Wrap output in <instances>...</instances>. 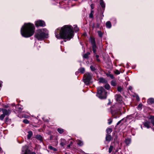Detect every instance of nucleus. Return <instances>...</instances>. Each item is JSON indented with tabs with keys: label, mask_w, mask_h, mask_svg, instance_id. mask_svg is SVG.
<instances>
[{
	"label": "nucleus",
	"mask_w": 154,
	"mask_h": 154,
	"mask_svg": "<svg viewBox=\"0 0 154 154\" xmlns=\"http://www.w3.org/2000/svg\"><path fill=\"white\" fill-rule=\"evenodd\" d=\"M73 33V28L71 26L65 25L56 29L55 34V37L58 39H66L69 40L72 38Z\"/></svg>",
	"instance_id": "f257e3e1"
},
{
	"label": "nucleus",
	"mask_w": 154,
	"mask_h": 154,
	"mask_svg": "<svg viewBox=\"0 0 154 154\" xmlns=\"http://www.w3.org/2000/svg\"><path fill=\"white\" fill-rule=\"evenodd\" d=\"M35 29L33 24L30 23H25L21 29V34L25 38L30 37L33 34Z\"/></svg>",
	"instance_id": "f03ea898"
},
{
	"label": "nucleus",
	"mask_w": 154,
	"mask_h": 154,
	"mask_svg": "<svg viewBox=\"0 0 154 154\" xmlns=\"http://www.w3.org/2000/svg\"><path fill=\"white\" fill-rule=\"evenodd\" d=\"M48 30L45 28L39 29L36 31L35 37L39 40H42L48 37Z\"/></svg>",
	"instance_id": "7ed1b4c3"
},
{
	"label": "nucleus",
	"mask_w": 154,
	"mask_h": 154,
	"mask_svg": "<svg viewBox=\"0 0 154 154\" xmlns=\"http://www.w3.org/2000/svg\"><path fill=\"white\" fill-rule=\"evenodd\" d=\"M106 93L104 88L100 87L97 89V96L100 99H105L106 97Z\"/></svg>",
	"instance_id": "20e7f679"
},
{
	"label": "nucleus",
	"mask_w": 154,
	"mask_h": 154,
	"mask_svg": "<svg viewBox=\"0 0 154 154\" xmlns=\"http://www.w3.org/2000/svg\"><path fill=\"white\" fill-rule=\"evenodd\" d=\"M92 75L91 73L89 72H87L84 75L83 80L86 85H88L90 83V81L92 79Z\"/></svg>",
	"instance_id": "39448f33"
},
{
	"label": "nucleus",
	"mask_w": 154,
	"mask_h": 154,
	"mask_svg": "<svg viewBox=\"0 0 154 154\" xmlns=\"http://www.w3.org/2000/svg\"><path fill=\"white\" fill-rule=\"evenodd\" d=\"M22 154H36L35 152H30V150L28 149V147L27 146H23L22 149Z\"/></svg>",
	"instance_id": "423d86ee"
},
{
	"label": "nucleus",
	"mask_w": 154,
	"mask_h": 154,
	"mask_svg": "<svg viewBox=\"0 0 154 154\" xmlns=\"http://www.w3.org/2000/svg\"><path fill=\"white\" fill-rule=\"evenodd\" d=\"M35 25L37 27L39 26L44 27L45 25V22L42 20H38L35 22Z\"/></svg>",
	"instance_id": "0eeeda50"
},
{
	"label": "nucleus",
	"mask_w": 154,
	"mask_h": 154,
	"mask_svg": "<svg viewBox=\"0 0 154 154\" xmlns=\"http://www.w3.org/2000/svg\"><path fill=\"white\" fill-rule=\"evenodd\" d=\"M1 110L2 111L3 114L5 116L9 115L11 112V110L9 109H2Z\"/></svg>",
	"instance_id": "6e6552de"
},
{
	"label": "nucleus",
	"mask_w": 154,
	"mask_h": 154,
	"mask_svg": "<svg viewBox=\"0 0 154 154\" xmlns=\"http://www.w3.org/2000/svg\"><path fill=\"white\" fill-rule=\"evenodd\" d=\"M35 138L37 140H39L40 142H42L43 141V137L40 135L38 134L36 135Z\"/></svg>",
	"instance_id": "1a4fd4ad"
},
{
	"label": "nucleus",
	"mask_w": 154,
	"mask_h": 154,
	"mask_svg": "<svg viewBox=\"0 0 154 154\" xmlns=\"http://www.w3.org/2000/svg\"><path fill=\"white\" fill-rule=\"evenodd\" d=\"M116 100L119 102H120L122 100V97L120 94H116L115 96Z\"/></svg>",
	"instance_id": "9d476101"
},
{
	"label": "nucleus",
	"mask_w": 154,
	"mask_h": 154,
	"mask_svg": "<svg viewBox=\"0 0 154 154\" xmlns=\"http://www.w3.org/2000/svg\"><path fill=\"white\" fill-rule=\"evenodd\" d=\"M112 139V137L110 135L108 134H106V141L109 142L111 141Z\"/></svg>",
	"instance_id": "9b49d317"
},
{
	"label": "nucleus",
	"mask_w": 154,
	"mask_h": 154,
	"mask_svg": "<svg viewBox=\"0 0 154 154\" xmlns=\"http://www.w3.org/2000/svg\"><path fill=\"white\" fill-rule=\"evenodd\" d=\"M148 118L150 120L151 124L154 126V116H150Z\"/></svg>",
	"instance_id": "f8f14e48"
},
{
	"label": "nucleus",
	"mask_w": 154,
	"mask_h": 154,
	"mask_svg": "<svg viewBox=\"0 0 154 154\" xmlns=\"http://www.w3.org/2000/svg\"><path fill=\"white\" fill-rule=\"evenodd\" d=\"M107 82L106 80L104 79L101 78H100L99 79V82L101 83H106Z\"/></svg>",
	"instance_id": "ddd939ff"
},
{
	"label": "nucleus",
	"mask_w": 154,
	"mask_h": 154,
	"mask_svg": "<svg viewBox=\"0 0 154 154\" xmlns=\"http://www.w3.org/2000/svg\"><path fill=\"white\" fill-rule=\"evenodd\" d=\"M147 103L149 104H152L154 103V99L150 98L147 100Z\"/></svg>",
	"instance_id": "4468645a"
},
{
	"label": "nucleus",
	"mask_w": 154,
	"mask_h": 154,
	"mask_svg": "<svg viewBox=\"0 0 154 154\" xmlns=\"http://www.w3.org/2000/svg\"><path fill=\"white\" fill-rule=\"evenodd\" d=\"M61 143L60 145L62 146H63L66 145V141L64 139H61L60 140Z\"/></svg>",
	"instance_id": "2eb2a0df"
},
{
	"label": "nucleus",
	"mask_w": 154,
	"mask_h": 154,
	"mask_svg": "<svg viewBox=\"0 0 154 154\" xmlns=\"http://www.w3.org/2000/svg\"><path fill=\"white\" fill-rule=\"evenodd\" d=\"M100 5L102 8H104L105 7V5L103 0H100Z\"/></svg>",
	"instance_id": "dca6fc26"
},
{
	"label": "nucleus",
	"mask_w": 154,
	"mask_h": 154,
	"mask_svg": "<svg viewBox=\"0 0 154 154\" xmlns=\"http://www.w3.org/2000/svg\"><path fill=\"white\" fill-rule=\"evenodd\" d=\"M92 48L93 49V52L94 54H96L97 51V47L96 45H92Z\"/></svg>",
	"instance_id": "f3484780"
},
{
	"label": "nucleus",
	"mask_w": 154,
	"mask_h": 154,
	"mask_svg": "<svg viewBox=\"0 0 154 154\" xmlns=\"http://www.w3.org/2000/svg\"><path fill=\"white\" fill-rule=\"evenodd\" d=\"M16 108L18 111L20 112L23 109L22 106L20 104L17 105L16 106Z\"/></svg>",
	"instance_id": "a211bd4d"
},
{
	"label": "nucleus",
	"mask_w": 154,
	"mask_h": 154,
	"mask_svg": "<svg viewBox=\"0 0 154 154\" xmlns=\"http://www.w3.org/2000/svg\"><path fill=\"white\" fill-rule=\"evenodd\" d=\"M150 123L148 121H146L144 123V126L146 127L147 128H149L150 127L149 126Z\"/></svg>",
	"instance_id": "6ab92c4d"
},
{
	"label": "nucleus",
	"mask_w": 154,
	"mask_h": 154,
	"mask_svg": "<svg viewBox=\"0 0 154 154\" xmlns=\"http://www.w3.org/2000/svg\"><path fill=\"white\" fill-rule=\"evenodd\" d=\"M106 26L107 28H110L111 27V22L109 21H108L106 23Z\"/></svg>",
	"instance_id": "aec40b11"
},
{
	"label": "nucleus",
	"mask_w": 154,
	"mask_h": 154,
	"mask_svg": "<svg viewBox=\"0 0 154 154\" xmlns=\"http://www.w3.org/2000/svg\"><path fill=\"white\" fill-rule=\"evenodd\" d=\"M32 131H29L28 132V134L27 135V138L29 139L32 137Z\"/></svg>",
	"instance_id": "412c9836"
},
{
	"label": "nucleus",
	"mask_w": 154,
	"mask_h": 154,
	"mask_svg": "<svg viewBox=\"0 0 154 154\" xmlns=\"http://www.w3.org/2000/svg\"><path fill=\"white\" fill-rule=\"evenodd\" d=\"M90 42L92 45L96 44L95 39L93 38H92L91 37L90 38Z\"/></svg>",
	"instance_id": "4be33fe9"
},
{
	"label": "nucleus",
	"mask_w": 154,
	"mask_h": 154,
	"mask_svg": "<svg viewBox=\"0 0 154 154\" xmlns=\"http://www.w3.org/2000/svg\"><path fill=\"white\" fill-rule=\"evenodd\" d=\"M120 109H119L118 111H117V112L114 111H112L111 113L112 114L113 116H115L116 114L117 115L119 113V112H120Z\"/></svg>",
	"instance_id": "5701e85b"
},
{
	"label": "nucleus",
	"mask_w": 154,
	"mask_h": 154,
	"mask_svg": "<svg viewBox=\"0 0 154 154\" xmlns=\"http://www.w3.org/2000/svg\"><path fill=\"white\" fill-rule=\"evenodd\" d=\"M48 148L50 150H53L54 151H56L57 150V149L51 146H48Z\"/></svg>",
	"instance_id": "b1692460"
},
{
	"label": "nucleus",
	"mask_w": 154,
	"mask_h": 154,
	"mask_svg": "<svg viewBox=\"0 0 154 154\" xmlns=\"http://www.w3.org/2000/svg\"><path fill=\"white\" fill-rule=\"evenodd\" d=\"M76 141L78 145H79V146H82L83 145V143L82 141L79 140H77Z\"/></svg>",
	"instance_id": "393cba45"
},
{
	"label": "nucleus",
	"mask_w": 154,
	"mask_h": 154,
	"mask_svg": "<svg viewBox=\"0 0 154 154\" xmlns=\"http://www.w3.org/2000/svg\"><path fill=\"white\" fill-rule=\"evenodd\" d=\"M79 71L80 72L83 73L85 72V69L84 68H81L79 69Z\"/></svg>",
	"instance_id": "a878e982"
},
{
	"label": "nucleus",
	"mask_w": 154,
	"mask_h": 154,
	"mask_svg": "<svg viewBox=\"0 0 154 154\" xmlns=\"http://www.w3.org/2000/svg\"><path fill=\"white\" fill-rule=\"evenodd\" d=\"M57 131L60 134H62L64 132V130L63 129L61 128H58L57 129Z\"/></svg>",
	"instance_id": "bb28decb"
},
{
	"label": "nucleus",
	"mask_w": 154,
	"mask_h": 154,
	"mask_svg": "<svg viewBox=\"0 0 154 154\" xmlns=\"http://www.w3.org/2000/svg\"><path fill=\"white\" fill-rule=\"evenodd\" d=\"M125 142L127 145H128L130 144L131 143V140L129 138L126 139Z\"/></svg>",
	"instance_id": "cd10ccee"
},
{
	"label": "nucleus",
	"mask_w": 154,
	"mask_h": 154,
	"mask_svg": "<svg viewBox=\"0 0 154 154\" xmlns=\"http://www.w3.org/2000/svg\"><path fill=\"white\" fill-rule=\"evenodd\" d=\"M113 149V146L112 145H110L109 149V152L110 153L111 152Z\"/></svg>",
	"instance_id": "c85d7f7f"
},
{
	"label": "nucleus",
	"mask_w": 154,
	"mask_h": 154,
	"mask_svg": "<svg viewBox=\"0 0 154 154\" xmlns=\"http://www.w3.org/2000/svg\"><path fill=\"white\" fill-rule=\"evenodd\" d=\"M112 129L110 128H107L106 130V132L108 134L110 133L112 131Z\"/></svg>",
	"instance_id": "c756f323"
},
{
	"label": "nucleus",
	"mask_w": 154,
	"mask_h": 154,
	"mask_svg": "<svg viewBox=\"0 0 154 154\" xmlns=\"http://www.w3.org/2000/svg\"><path fill=\"white\" fill-rule=\"evenodd\" d=\"M94 13V11L93 10H91V13L89 15V17L90 18H92L93 16V14Z\"/></svg>",
	"instance_id": "7c9ffc66"
},
{
	"label": "nucleus",
	"mask_w": 154,
	"mask_h": 154,
	"mask_svg": "<svg viewBox=\"0 0 154 154\" xmlns=\"http://www.w3.org/2000/svg\"><path fill=\"white\" fill-rule=\"evenodd\" d=\"M141 117V115L140 114L137 113L136 114L135 116V118L137 119H138Z\"/></svg>",
	"instance_id": "2f4dec72"
},
{
	"label": "nucleus",
	"mask_w": 154,
	"mask_h": 154,
	"mask_svg": "<svg viewBox=\"0 0 154 154\" xmlns=\"http://www.w3.org/2000/svg\"><path fill=\"white\" fill-rule=\"evenodd\" d=\"M5 116L2 114L0 116V120L2 121L3 120Z\"/></svg>",
	"instance_id": "473e14b6"
},
{
	"label": "nucleus",
	"mask_w": 154,
	"mask_h": 154,
	"mask_svg": "<svg viewBox=\"0 0 154 154\" xmlns=\"http://www.w3.org/2000/svg\"><path fill=\"white\" fill-rule=\"evenodd\" d=\"M111 84L113 86H115L116 85V83L114 80H112L111 82Z\"/></svg>",
	"instance_id": "72a5a7b5"
},
{
	"label": "nucleus",
	"mask_w": 154,
	"mask_h": 154,
	"mask_svg": "<svg viewBox=\"0 0 154 154\" xmlns=\"http://www.w3.org/2000/svg\"><path fill=\"white\" fill-rule=\"evenodd\" d=\"M90 68L91 70L92 71H95L96 70V69L95 67L94 66H92V65H91L90 66Z\"/></svg>",
	"instance_id": "f704fd0d"
},
{
	"label": "nucleus",
	"mask_w": 154,
	"mask_h": 154,
	"mask_svg": "<svg viewBox=\"0 0 154 154\" xmlns=\"http://www.w3.org/2000/svg\"><path fill=\"white\" fill-rule=\"evenodd\" d=\"M104 87L106 89L109 90L110 88V86L108 84H106L104 86Z\"/></svg>",
	"instance_id": "c9c22d12"
},
{
	"label": "nucleus",
	"mask_w": 154,
	"mask_h": 154,
	"mask_svg": "<svg viewBox=\"0 0 154 154\" xmlns=\"http://www.w3.org/2000/svg\"><path fill=\"white\" fill-rule=\"evenodd\" d=\"M97 32L99 36L100 37H102L103 35V34L102 32L100 31H98Z\"/></svg>",
	"instance_id": "e433bc0d"
},
{
	"label": "nucleus",
	"mask_w": 154,
	"mask_h": 154,
	"mask_svg": "<svg viewBox=\"0 0 154 154\" xmlns=\"http://www.w3.org/2000/svg\"><path fill=\"white\" fill-rule=\"evenodd\" d=\"M122 90V88L120 86H119L117 88V90L119 92H121Z\"/></svg>",
	"instance_id": "4c0bfd02"
},
{
	"label": "nucleus",
	"mask_w": 154,
	"mask_h": 154,
	"mask_svg": "<svg viewBox=\"0 0 154 154\" xmlns=\"http://www.w3.org/2000/svg\"><path fill=\"white\" fill-rule=\"evenodd\" d=\"M23 122L24 123H25V124H28L29 123V121L27 119H24L23 120Z\"/></svg>",
	"instance_id": "58836bf2"
},
{
	"label": "nucleus",
	"mask_w": 154,
	"mask_h": 154,
	"mask_svg": "<svg viewBox=\"0 0 154 154\" xmlns=\"http://www.w3.org/2000/svg\"><path fill=\"white\" fill-rule=\"evenodd\" d=\"M115 74H116L117 75H119L120 73V72L118 70H116L115 71Z\"/></svg>",
	"instance_id": "ea45409f"
},
{
	"label": "nucleus",
	"mask_w": 154,
	"mask_h": 154,
	"mask_svg": "<svg viewBox=\"0 0 154 154\" xmlns=\"http://www.w3.org/2000/svg\"><path fill=\"white\" fill-rule=\"evenodd\" d=\"M108 124L109 125L111 124L112 123V120L111 119H108Z\"/></svg>",
	"instance_id": "a19ab883"
},
{
	"label": "nucleus",
	"mask_w": 154,
	"mask_h": 154,
	"mask_svg": "<svg viewBox=\"0 0 154 154\" xmlns=\"http://www.w3.org/2000/svg\"><path fill=\"white\" fill-rule=\"evenodd\" d=\"M83 57L85 58H87L88 57V56L87 55V54H85L83 55Z\"/></svg>",
	"instance_id": "79ce46f5"
},
{
	"label": "nucleus",
	"mask_w": 154,
	"mask_h": 154,
	"mask_svg": "<svg viewBox=\"0 0 154 154\" xmlns=\"http://www.w3.org/2000/svg\"><path fill=\"white\" fill-rule=\"evenodd\" d=\"M91 10H93V9L94 8V4H91Z\"/></svg>",
	"instance_id": "37998d69"
},
{
	"label": "nucleus",
	"mask_w": 154,
	"mask_h": 154,
	"mask_svg": "<svg viewBox=\"0 0 154 154\" xmlns=\"http://www.w3.org/2000/svg\"><path fill=\"white\" fill-rule=\"evenodd\" d=\"M109 76L112 79H113L114 78V76L112 74H109Z\"/></svg>",
	"instance_id": "c03bdc74"
},
{
	"label": "nucleus",
	"mask_w": 154,
	"mask_h": 154,
	"mask_svg": "<svg viewBox=\"0 0 154 154\" xmlns=\"http://www.w3.org/2000/svg\"><path fill=\"white\" fill-rule=\"evenodd\" d=\"M142 105V104H140L138 106V108H141Z\"/></svg>",
	"instance_id": "a18cd8bd"
},
{
	"label": "nucleus",
	"mask_w": 154,
	"mask_h": 154,
	"mask_svg": "<svg viewBox=\"0 0 154 154\" xmlns=\"http://www.w3.org/2000/svg\"><path fill=\"white\" fill-rule=\"evenodd\" d=\"M128 89L131 91V90H132V88L131 86H130L129 87H128Z\"/></svg>",
	"instance_id": "49530a36"
},
{
	"label": "nucleus",
	"mask_w": 154,
	"mask_h": 154,
	"mask_svg": "<svg viewBox=\"0 0 154 154\" xmlns=\"http://www.w3.org/2000/svg\"><path fill=\"white\" fill-rule=\"evenodd\" d=\"M8 117H7L5 118V122H7L8 121Z\"/></svg>",
	"instance_id": "de8ad7c7"
},
{
	"label": "nucleus",
	"mask_w": 154,
	"mask_h": 154,
	"mask_svg": "<svg viewBox=\"0 0 154 154\" xmlns=\"http://www.w3.org/2000/svg\"><path fill=\"white\" fill-rule=\"evenodd\" d=\"M121 120H120V121H119V122H117V125H119V124H120V122H121Z\"/></svg>",
	"instance_id": "09e8293b"
},
{
	"label": "nucleus",
	"mask_w": 154,
	"mask_h": 154,
	"mask_svg": "<svg viewBox=\"0 0 154 154\" xmlns=\"http://www.w3.org/2000/svg\"><path fill=\"white\" fill-rule=\"evenodd\" d=\"M97 62H100V60L99 59V58H97Z\"/></svg>",
	"instance_id": "8fccbe9b"
},
{
	"label": "nucleus",
	"mask_w": 154,
	"mask_h": 154,
	"mask_svg": "<svg viewBox=\"0 0 154 154\" xmlns=\"http://www.w3.org/2000/svg\"><path fill=\"white\" fill-rule=\"evenodd\" d=\"M86 54H87V55L88 56L90 54V53L89 52H88L86 53Z\"/></svg>",
	"instance_id": "3c124183"
},
{
	"label": "nucleus",
	"mask_w": 154,
	"mask_h": 154,
	"mask_svg": "<svg viewBox=\"0 0 154 154\" xmlns=\"http://www.w3.org/2000/svg\"><path fill=\"white\" fill-rule=\"evenodd\" d=\"M24 117L25 118H28L29 117V116H24Z\"/></svg>",
	"instance_id": "603ef678"
},
{
	"label": "nucleus",
	"mask_w": 154,
	"mask_h": 154,
	"mask_svg": "<svg viewBox=\"0 0 154 154\" xmlns=\"http://www.w3.org/2000/svg\"><path fill=\"white\" fill-rule=\"evenodd\" d=\"M96 57L97 58H99V56L98 55H96Z\"/></svg>",
	"instance_id": "864d4df0"
},
{
	"label": "nucleus",
	"mask_w": 154,
	"mask_h": 154,
	"mask_svg": "<svg viewBox=\"0 0 154 154\" xmlns=\"http://www.w3.org/2000/svg\"><path fill=\"white\" fill-rule=\"evenodd\" d=\"M2 152V149L0 147V152Z\"/></svg>",
	"instance_id": "5fc2aeb1"
},
{
	"label": "nucleus",
	"mask_w": 154,
	"mask_h": 154,
	"mask_svg": "<svg viewBox=\"0 0 154 154\" xmlns=\"http://www.w3.org/2000/svg\"><path fill=\"white\" fill-rule=\"evenodd\" d=\"M68 147H70V145H68Z\"/></svg>",
	"instance_id": "6e6d98bb"
},
{
	"label": "nucleus",
	"mask_w": 154,
	"mask_h": 154,
	"mask_svg": "<svg viewBox=\"0 0 154 154\" xmlns=\"http://www.w3.org/2000/svg\"><path fill=\"white\" fill-rule=\"evenodd\" d=\"M152 129L154 131V128H152Z\"/></svg>",
	"instance_id": "4d7b16f0"
},
{
	"label": "nucleus",
	"mask_w": 154,
	"mask_h": 154,
	"mask_svg": "<svg viewBox=\"0 0 154 154\" xmlns=\"http://www.w3.org/2000/svg\"><path fill=\"white\" fill-rule=\"evenodd\" d=\"M138 98H139V97H138V98L137 97V100H138Z\"/></svg>",
	"instance_id": "13d9d810"
},
{
	"label": "nucleus",
	"mask_w": 154,
	"mask_h": 154,
	"mask_svg": "<svg viewBox=\"0 0 154 154\" xmlns=\"http://www.w3.org/2000/svg\"><path fill=\"white\" fill-rule=\"evenodd\" d=\"M138 98H139V97H138V98L137 97V100H138Z\"/></svg>",
	"instance_id": "bf43d9fd"
},
{
	"label": "nucleus",
	"mask_w": 154,
	"mask_h": 154,
	"mask_svg": "<svg viewBox=\"0 0 154 154\" xmlns=\"http://www.w3.org/2000/svg\"><path fill=\"white\" fill-rule=\"evenodd\" d=\"M138 98H139V97H138V98L137 97V100H138Z\"/></svg>",
	"instance_id": "052dcab7"
},
{
	"label": "nucleus",
	"mask_w": 154,
	"mask_h": 154,
	"mask_svg": "<svg viewBox=\"0 0 154 154\" xmlns=\"http://www.w3.org/2000/svg\"><path fill=\"white\" fill-rule=\"evenodd\" d=\"M99 25H98V26H99Z\"/></svg>",
	"instance_id": "680f3d73"
},
{
	"label": "nucleus",
	"mask_w": 154,
	"mask_h": 154,
	"mask_svg": "<svg viewBox=\"0 0 154 154\" xmlns=\"http://www.w3.org/2000/svg\"><path fill=\"white\" fill-rule=\"evenodd\" d=\"M65 154H67L66 153Z\"/></svg>",
	"instance_id": "e2e57ef3"
},
{
	"label": "nucleus",
	"mask_w": 154,
	"mask_h": 154,
	"mask_svg": "<svg viewBox=\"0 0 154 154\" xmlns=\"http://www.w3.org/2000/svg\"><path fill=\"white\" fill-rule=\"evenodd\" d=\"M4 154H5V153H4Z\"/></svg>",
	"instance_id": "0e129e2a"
}]
</instances>
